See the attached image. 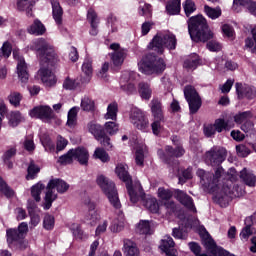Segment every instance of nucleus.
Instances as JSON below:
<instances>
[{
	"mask_svg": "<svg viewBox=\"0 0 256 256\" xmlns=\"http://www.w3.org/2000/svg\"><path fill=\"white\" fill-rule=\"evenodd\" d=\"M79 85L80 83L76 79L66 77L63 82V89H66V91H75Z\"/></svg>",
	"mask_w": 256,
	"mask_h": 256,
	"instance_id": "obj_50",
	"label": "nucleus"
},
{
	"mask_svg": "<svg viewBox=\"0 0 256 256\" xmlns=\"http://www.w3.org/2000/svg\"><path fill=\"white\" fill-rule=\"evenodd\" d=\"M94 157L95 159L101 160L102 163H109L111 161L109 153H107L104 148H96L94 151Z\"/></svg>",
	"mask_w": 256,
	"mask_h": 256,
	"instance_id": "obj_41",
	"label": "nucleus"
},
{
	"mask_svg": "<svg viewBox=\"0 0 256 256\" xmlns=\"http://www.w3.org/2000/svg\"><path fill=\"white\" fill-rule=\"evenodd\" d=\"M97 185L102 189L104 195H106L109 203L114 209H121V201L119 200V193L115 187V183L104 175H100L96 180Z\"/></svg>",
	"mask_w": 256,
	"mask_h": 256,
	"instance_id": "obj_8",
	"label": "nucleus"
},
{
	"mask_svg": "<svg viewBox=\"0 0 256 256\" xmlns=\"http://www.w3.org/2000/svg\"><path fill=\"white\" fill-rule=\"evenodd\" d=\"M204 13L209 17V19H219L222 15L220 8H212L209 5H204Z\"/></svg>",
	"mask_w": 256,
	"mask_h": 256,
	"instance_id": "obj_42",
	"label": "nucleus"
},
{
	"mask_svg": "<svg viewBox=\"0 0 256 256\" xmlns=\"http://www.w3.org/2000/svg\"><path fill=\"white\" fill-rule=\"evenodd\" d=\"M82 71L86 77H91L93 75V63L89 60H85L82 64Z\"/></svg>",
	"mask_w": 256,
	"mask_h": 256,
	"instance_id": "obj_59",
	"label": "nucleus"
},
{
	"mask_svg": "<svg viewBox=\"0 0 256 256\" xmlns=\"http://www.w3.org/2000/svg\"><path fill=\"white\" fill-rule=\"evenodd\" d=\"M0 193L5 195V197H7L8 199H11V197H13L14 195L13 190L9 187V185H7V182H5V180H3V178L1 177H0Z\"/></svg>",
	"mask_w": 256,
	"mask_h": 256,
	"instance_id": "obj_49",
	"label": "nucleus"
},
{
	"mask_svg": "<svg viewBox=\"0 0 256 256\" xmlns=\"http://www.w3.org/2000/svg\"><path fill=\"white\" fill-rule=\"evenodd\" d=\"M30 51H35L41 65L55 67L59 61V56L55 48L45 38L34 39L29 45Z\"/></svg>",
	"mask_w": 256,
	"mask_h": 256,
	"instance_id": "obj_3",
	"label": "nucleus"
},
{
	"mask_svg": "<svg viewBox=\"0 0 256 256\" xmlns=\"http://www.w3.org/2000/svg\"><path fill=\"white\" fill-rule=\"evenodd\" d=\"M119 112V105L117 102H112L107 107V113L105 114V119H111L112 121H117V113Z\"/></svg>",
	"mask_w": 256,
	"mask_h": 256,
	"instance_id": "obj_38",
	"label": "nucleus"
},
{
	"mask_svg": "<svg viewBox=\"0 0 256 256\" xmlns=\"http://www.w3.org/2000/svg\"><path fill=\"white\" fill-rule=\"evenodd\" d=\"M6 237L7 243L10 246L14 243H17L18 241H21V239H25V236H22L15 228H10L6 230Z\"/></svg>",
	"mask_w": 256,
	"mask_h": 256,
	"instance_id": "obj_33",
	"label": "nucleus"
},
{
	"mask_svg": "<svg viewBox=\"0 0 256 256\" xmlns=\"http://www.w3.org/2000/svg\"><path fill=\"white\" fill-rule=\"evenodd\" d=\"M33 7H35V1L31 0H18V11H26L28 17H33Z\"/></svg>",
	"mask_w": 256,
	"mask_h": 256,
	"instance_id": "obj_28",
	"label": "nucleus"
},
{
	"mask_svg": "<svg viewBox=\"0 0 256 256\" xmlns=\"http://www.w3.org/2000/svg\"><path fill=\"white\" fill-rule=\"evenodd\" d=\"M240 179H242L243 183L248 187H255L256 185V176L255 174L247 171V168H244L240 172Z\"/></svg>",
	"mask_w": 256,
	"mask_h": 256,
	"instance_id": "obj_31",
	"label": "nucleus"
},
{
	"mask_svg": "<svg viewBox=\"0 0 256 256\" xmlns=\"http://www.w3.org/2000/svg\"><path fill=\"white\" fill-rule=\"evenodd\" d=\"M160 159L166 165H171L173 163V159H179L185 155V148L183 146H177L176 148H173V146H166L164 151H159Z\"/></svg>",
	"mask_w": 256,
	"mask_h": 256,
	"instance_id": "obj_13",
	"label": "nucleus"
},
{
	"mask_svg": "<svg viewBox=\"0 0 256 256\" xmlns=\"http://www.w3.org/2000/svg\"><path fill=\"white\" fill-rule=\"evenodd\" d=\"M236 95L239 101H243V99H247L248 101H252L256 97V89L254 86L243 84L241 82L235 83Z\"/></svg>",
	"mask_w": 256,
	"mask_h": 256,
	"instance_id": "obj_14",
	"label": "nucleus"
},
{
	"mask_svg": "<svg viewBox=\"0 0 256 256\" xmlns=\"http://www.w3.org/2000/svg\"><path fill=\"white\" fill-rule=\"evenodd\" d=\"M138 13L141 17H145V19H151L153 17V9L151 4L144 3L143 5L140 4L138 8Z\"/></svg>",
	"mask_w": 256,
	"mask_h": 256,
	"instance_id": "obj_40",
	"label": "nucleus"
},
{
	"mask_svg": "<svg viewBox=\"0 0 256 256\" xmlns=\"http://www.w3.org/2000/svg\"><path fill=\"white\" fill-rule=\"evenodd\" d=\"M72 155L80 165H89V150L83 146L72 149Z\"/></svg>",
	"mask_w": 256,
	"mask_h": 256,
	"instance_id": "obj_19",
	"label": "nucleus"
},
{
	"mask_svg": "<svg viewBox=\"0 0 256 256\" xmlns=\"http://www.w3.org/2000/svg\"><path fill=\"white\" fill-rule=\"evenodd\" d=\"M137 229L140 235H149L151 233V224L148 220H140Z\"/></svg>",
	"mask_w": 256,
	"mask_h": 256,
	"instance_id": "obj_46",
	"label": "nucleus"
},
{
	"mask_svg": "<svg viewBox=\"0 0 256 256\" xmlns=\"http://www.w3.org/2000/svg\"><path fill=\"white\" fill-rule=\"evenodd\" d=\"M127 169V165L118 164L115 168V173L119 180L125 183L131 203H137L139 201V195H137V191L133 188V178Z\"/></svg>",
	"mask_w": 256,
	"mask_h": 256,
	"instance_id": "obj_9",
	"label": "nucleus"
},
{
	"mask_svg": "<svg viewBox=\"0 0 256 256\" xmlns=\"http://www.w3.org/2000/svg\"><path fill=\"white\" fill-rule=\"evenodd\" d=\"M229 124L225 122V119L218 118L214 122V128L216 129L217 133H223V131H229Z\"/></svg>",
	"mask_w": 256,
	"mask_h": 256,
	"instance_id": "obj_51",
	"label": "nucleus"
},
{
	"mask_svg": "<svg viewBox=\"0 0 256 256\" xmlns=\"http://www.w3.org/2000/svg\"><path fill=\"white\" fill-rule=\"evenodd\" d=\"M2 55L3 57L9 58L11 57V53L13 51V45H11V42L6 41L3 43L1 47Z\"/></svg>",
	"mask_w": 256,
	"mask_h": 256,
	"instance_id": "obj_60",
	"label": "nucleus"
},
{
	"mask_svg": "<svg viewBox=\"0 0 256 256\" xmlns=\"http://www.w3.org/2000/svg\"><path fill=\"white\" fill-rule=\"evenodd\" d=\"M223 161H225V153L222 150L211 149L205 153V163L212 167H217L214 174L213 172L205 171L203 168H199L196 171L202 187L208 193H217L219 191V181L223 175V167H221Z\"/></svg>",
	"mask_w": 256,
	"mask_h": 256,
	"instance_id": "obj_1",
	"label": "nucleus"
},
{
	"mask_svg": "<svg viewBox=\"0 0 256 256\" xmlns=\"http://www.w3.org/2000/svg\"><path fill=\"white\" fill-rule=\"evenodd\" d=\"M67 145H69V141L62 136H58V140L56 142V151H63Z\"/></svg>",
	"mask_w": 256,
	"mask_h": 256,
	"instance_id": "obj_63",
	"label": "nucleus"
},
{
	"mask_svg": "<svg viewBox=\"0 0 256 256\" xmlns=\"http://www.w3.org/2000/svg\"><path fill=\"white\" fill-rule=\"evenodd\" d=\"M253 117V112L251 111H244L239 112L236 115H234V122L237 123V125H241L247 121V119H251Z\"/></svg>",
	"mask_w": 256,
	"mask_h": 256,
	"instance_id": "obj_44",
	"label": "nucleus"
},
{
	"mask_svg": "<svg viewBox=\"0 0 256 256\" xmlns=\"http://www.w3.org/2000/svg\"><path fill=\"white\" fill-rule=\"evenodd\" d=\"M43 227L46 231H53L55 228V216L47 213L43 219Z\"/></svg>",
	"mask_w": 256,
	"mask_h": 256,
	"instance_id": "obj_45",
	"label": "nucleus"
},
{
	"mask_svg": "<svg viewBox=\"0 0 256 256\" xmlns=\"http://www.w3.org/2000/svg\"><path fill=\"white\" fill-rule=\"evenodd\" d=\"M136 73L124 72L120 77V89L124 91L126 95H137V83L135 78Z\"/></svg>",
	"mask_w": 256,
	"mask_h": 256,
	"instance_id": "obj_11",
	"label": "nucleus"
},
{
	"mask_svg": "<svg viewBox=\"0 0 256 256\" xmlns=\"http://www.w3.org/2000/svg\"><path fill=\"white\" fill-rule=\"evenodd\" d=\"M73 159V149H70L66 154H63L58 158V163H60V165H71Z\"/></svg>",
	"mask_w": 256,
	"mask_h": 256,
	"instance_id": "obj_48",
	"label": "nucleus"
},
{
	"mask_svg": "<svg viewBox=\"0 0 256 256\" xmlns=\"http://www.w3.org/2000/svg\"><path fill=\"white\" fill-rule=\"evenodd\" d=\"M39 75L43 85L48 89H51V87H55V85H57V77L53 75V72H51L49 68H41L39 70Z\"/></svg>",
	"mask_w": 256,
	"mask_h": 256,
	"instance_id": "obj_18",
	"label": "nucleus"
},
{
	"mask_svg": "<svg viewBox=\"0 0 256 256\" xmlns=\"http://www.w3.org/2000/svg\"><path fill=\"white\" fill-rule=\"evenodd\" d=\"M166 13L168 15H179L181 13V0H170L166 4Z\"/></svg>",
	"mask_w": 256,
	"mask_h": 256,
	"instance_id": "obj_34",
	"label": "nucleus"
},
{
	"mask_svg": "<svg viewBox=\"0 0 256 256\" xmlns=\"http://www.w3.org/2000/svg\"><path fill=\"white\" fill-rule=\"evenodd\" d=\"M52 5V17L56 25H63V7L59 0H51Z\"/></svg>",
	"mask_w": 256,
	"mask_h": 256,
	"instance_id": "obj_25",
	"label": "nucleus"
},
{
	"mask_svg": "<svg viewBox=\"0 0 256 256\" xmlns=\"http://www.w3.org/2000/svg\"><path fill=\"white\" fill-rule=\"evenodd\" d=\"M29 115L32 119H40L43 123H51L55 119V112L47 105L34 107L29 111Z\"/></svg>",
	"mask_w": 256,
	"mask_h": 256,
	"instance_id": "obj_12",
	"label": "nucleus"
},
{
	"mask_svg": "<svg viewBox=\"0 0 256 256\" xmlns=\"http://www.w3.org/2000/svg\"><path fill=\"white\" fill-rule=\"evenodd\" d=\"M79 114V107H72L67 114V122L66 125L70 129H75L77 127V115Z\"/></svg>",
	"mask_w": 256,
	"mask_h": 256,
	"instance_id": "obj_30",
	"label": "nucleus"
},
{
	"mask_svg": "<svg viewBox=\"0 0 256 256\" xmlns=\"http://www.w3.org/2000/svg\"><path fill=\"white\" fill-rule=\"evenodd\" d=\"M149 107L151 109L153 119H165V114H163V103L159 98H153L150 101Z\"/></svg>",
	"mask_w": 256,
	"mask_h": 256,
	"instance_id": "obj_21",
	"label": "nucleus"
},
{
	"mask_svg": "<svg viewBox=\"0 0 256 256\" xmlns=\"http://www.w3.org/2000/svg\"><path fill=\"white\" fill-rule=\"evenodd\" d=\"M138 93L141 99L145 101H149L151 99V95H153V90H151V86L145 82H140L138 84Z\"/></svg>",
	"mask_w": 256,
	"mask_h": 256,
	"instance_id": "obj_32",
	"label": "nucleus"
},
{
	"mask_svg": "<svg viewBox=\"0 0 256 256\" xmlns=\"http://www.w3.org/2000/svg\"><path fill=\"white\" fill-rule=\"evenodd\" d=\"M158 197L162 201H169L173 197V191L160 187L158 189Z\"/></svg>",
	"mask_w": 256,
	"mask_h": 256,
	"instance_id": "obj_57",
	"label": "nucleus"
},
{
	"mask_svg": "<svg viewBox=\"0 0 256 256\" xmlns=\"http://www.w3.org/2000/svg\"><path fill=\"white\" fill-rule=\"evenodd\" d=\"M17 74L22 83L29 81V71L27 70V63L25 60H20L17 64Z\"/></svg>",
	"mask_w": 256,
	"mask_h": 256,
	"instance_id": "obj_29",
	"label": "nucleus"
},
{
	"mask_svg": "<svg viewBox=\"0 0 256 256\" xmlns=\"http://www.w3.org/2000/svg\"><path fill=\"white\" fill-rule=\"evenodd\" d=\"M214 201L217 203V205H220V207H227L229 205V201H231V198L227 192L222 190L221 192L216 193L214 196Z\"/></svg>",
	"mask_w": 256,
	"mask_h": 256,
	"instance_id": "obj_36",
	"label": "nucleus"
},
{
	"mask_svg": "<svg viewBox=\"0 0 256 256\" xmlns=\"http://www.w3.org/2000/svg\"><path fill=\"white\" fill-rule=\"evenodd\" d=\"M169 51H175L177 49V36L173 33L159 35L156 34L151 42L148 44V49L157 51L160 55H163L165 48Z\"/></svg>",
	"mask_w": 256,
	"mask_h": 256,
	"instance_id": "obj_6",
	"label": "nucleus"
},
{
	"mask_svg": "<svg viewBox=\"0 0 256 256\" xmlns=\"http://www.w3.org/2000/svg\"><path fill=\"white\" fill-rule=\"evenodd\" d=\"M161 123H165V118H162L161 120L154 119L151 124L152 133L156 137H159V135H161V131L163 129V125Z\"/></svg>",
	"mask_w": 256,
	"mask_h": 256,
	"instance_id": "obj_47",
	"label": "nucleus"
},
{
	"mask_svg": "<svg viewBox=\"0 0 256 256\" xmlns=\"http://www.w3.org/2000/svg\"><path fill=\"white\" fill-rule=\"evenodd\" d=\"M140 69L145 75L161 74L167 69V64L163 58H158L156 54L148 53L142 58Z\"/></svg>",
	"mask_w": 256,
	"mask_h": 256,
	"instance_id": "obj_7",
	"label": "nucleus"
},
{
	"mask_svg": "<svg viewBox=\"0 0 256 256\" xmlns=\"http://www.w3.org/2000/svg\"><path fill=\"white\" fill-rule=\"evenodd\" d=\"M184 97L188 103L189 113L191 115H197L199 109L203 106V100L199 92H197V89H195V86L186 85L184 87Z\"/></svg>",
	"mask_w": 256,
	"mask_h": 256,
	"instance_id": "obj_10",
	"label": "nucleus"
},
{
	"mask_svg": "<svg viewBox=\"0 0 256 256\" xmlns=\"http://www.w3.org/2000/svg\"><path fill=\"white\" fill-rule=\"evenodd\" d=\"M188 247L195 256L201 253V245H199L197 242H189Z\"/></svg>",
	"mask_w": 256,
	"mask_h": 256,
	"instance_id": "obj_64",
	"label": "nucleus"
},
{
	"mask_svg": "<svg viewBox=\"0 0 256 256\" xmlns=\"http://www.w3.org/2000/svg\"><path fill=\"white\" fill-rule=\"evenodd\" d=\"M71 231L76 239H83V229L79 224H72Z\"/></svg>",
	"mask_w": 256,
	"mask_h": 256,
	"instance_id": "obj_61",
	"label": "nucleus"
},
{
	"mask_svg": "<svg viewBox=\"0 0 256 256\" xmlns=\"http://www.w3.org/2000/svg\"><path fill=\"white\" fill-rule=\"evenodd\" d=\"M160 249L166 256H178L177 249H175V241L171 236H165L161 240Z\"/></svg>",
	"mask_w": 256,
	"mask_h": 256,
	"instance_id": "obj_17",
	"label": "nucleus"
},
{
	"mask_svg": "<svg viewBox=\"0 0 256 256\" xmlns=\"http://www.w3.org/2000/svg\"><path fill=\"white\" fill-rule=\"evenodd\" d=\"M110 57L114 67H121V65L125 63V59L127 58V51L125 49H121L119 51L111 53Z\"/></svg>",
	"mask_w": 256,
	"mask_h": 256,
	"instance_id": "obj_27",
	"label": "nucleus"
},
{
	"mask_svg": "<svg viewBox=\"0 0 256 256\" xmlns=\"http://www.w3.org/2000/svg\"><path fill=\"white\" fill-rule=\"evenodd\" d=\"M88 131L94 136L96 141H99L100 145H102L104 149L109 151L113 148V144H111V137H109V135H116L119 131V124L113 121L106 122L104 126L90 123L88 124Z\"/></svg>",
	"mask_w": 256,
	"mask_h": 256,
	"instance_id": "obj_4",
	"label": "nucleus"
},
{
	"mask_svg": "<svg viewBox=\"0 0 256 256\" xmlns=\"http://www.w3.org/2000/svg\"><path fill=\"white\" fill-rule=\"evenodd\" d=\"M23 121V115L19 111H12L10 113L9 125L10 127H18Z\"/></svg>",
	"mask_w": 256,
	"mask_h": 256,
	"instance_id": "obj_43",
	"label": "nucleus"
},
{
	"mask_svg": "<svg viewBox=\"0 0 256 256\" xmlns=\"http://www.w3.org/2000/svg\"><path fill=\"white\" fill-rule=\"evenodd\" d=\"M179 183L183 185L189 181V179H193V168L188 167L187 169L182 171V176H179Z\"/></svg>",
	"mask_w": 256,
	"mask_h": 256,
	"instance_id": "obj_53",
	"label": "nucleus"
},
{
	"mask_svg": "<svg viewBox=\"0 0 256 256\" xmlns=\"http://www.w3.org/2000/svg\"><path fill=\"white\" fill-rule=\"evenodd\" d=\"M123 252L125 256H141L137 243L131 239H124Z\"/></svg>",
	"mask_w": 256,
	"mask_h": 256,
	"instance_id": "obj_22",
	"label": "nucleus"
},
{
	"mask_svg": "<svg viewBox=\"0 0 256 256\" xmlns=\"http://www.w3.org/2000/svg\"><path fill=\"white\" fill-rule=\"evenodd\" d=\"M243 7H246L250 15L256 17V1L248 0L244 3Z\"/></svg>",
	"mask_w": 256,
	"mask_h": 256,
	"instance_id": "obj_62",
	"label": "nucleus"
},
{
	"mask_svg": "<svg viewBox=\"0 0 256 256\" xmlns=\"http://www.w3.org/2000/svg\"><path fill=\"white\" fill-rule=\"evenodd\" d=\"M21 99H23V96H21V93L19 92H12L8 96L10 105H13L14 107H19L21 105Z\"/></svg>",
	"mask_w": 256,
	"mask_h": 256,
	"instance_id": "obj_54",
	"label": "nucleus"
},
{
	"mask_svg": "<svg viewBox=\"0 0 256 256\" xmlns=\"http://www.w3.org/2000/svg\"><path fill=\"white\" fill-rule=\"evenodd\" d=\"M183 8L186 17H191V14L197 11V8L195 7V2H193V0H186L183 4Z\"/></svg>",
	"mask_w": 256,
	"mask_h": 256,
	"instance_id": "obj_52",
	"label": "nucleus"
},
{
	"mask_svg": "<svg viewBox=\"0 0 256 256\" xmlns=\"http://www.w3.org/2000/svg\"><path fill=\"white\" fill-rule=\"evenodd\" d=\"M41 172V168L35 164L34 161H31L27 168L26 180L31 181L37 178V174Z\"/></svg>",
	"mask_w": 256,
	"mask_h": 256,
	"instance_id": "obj_37",
	"label": "nucleus"
},
{
	"mask_svg": "<svg viewBox=\"0 0 256 256\" xmlns=\"http://www.w3.org/2000/svg\"><path fill=\"white\" fill-rule=\"evenodd\" d=\"M81 107L83 111H95V102L89 97H84L81 100Z\"/></svg>",
	"mask_w": 256,
	"mask_h": 256,
	"instance_id": "obj_55",
	"label": "nucleus"
},
{
	"mask_svg": "<svg viewBox=\"0 0 256 256\" xmlns=\"http://www.w3.org/2000/svg\"><path fill=\"white\" fill-rule=\"evenodd\" d=\"M15 155H17V148L15 147L6 150L2 155V161L4 164H6V167H8V169H13V161L11 159H13Z\"/></svg>",
	"mask_w": 256,
	"mask_h": 256,
	"instance_id": "obj_35",
	"label": "nucleus"
},
{
	"mask_svg": "<svg viewBox=\"0 0 256 256\" xmlns=\"http://www.w3.org/2000/svg\"><path fill=\"white\" fill-rule=\"evenodd\" d=\"M174 197L183 205L188 211H192L193 213H197V208L195 207V202L193 198L189 196V194L185 193L183 190H175Z\"/></svg>",
	"mask_w": 256,
	"mask_h": 256,
	"instance_id": "obj_15",
	"label": "nucleus"
},
{
	"mask_svg": "<svg viewBox=\"0 0 256 256\" xmlns=\"http://www.w3.org/2000/svg\"><path fill=\"white\" fill-rule=\"evenodd\" d=\"M87 21L88 23H90L91 27L90 35H92L93 37L97 36V34L99 33V16L93 8H89L87 11Z\"/></svg>",
	"mask_w": 256,
	"mask_h": 256,
	"instance_id": "obj_20",
	"label": "nucleus"
},
{
	"mask_svg": "<svg viewBox=\"0 0 256 256\" xmlns=\"http://www.w3.org/2000/svg\"><path fill=\"white\" fill-rule=\"evenodd\" d=\"M130 121L140 131H145L149 127V120L141 110H133L130 114Z\"/></svg>",
	"mask_w": 256,
	"mask_h": 256,
	"instance_id": "obj_16",
	"label": "nucleus"
},
{
	"mask_svg": "<svg viewBox=\"0 0 256 256\" xmlns=\"http://www.w3.org/2000/svg\"><path fill=\"white\" fill-rule=\"evenodd\" d=\"M117 17L113 14H109L107 17V25H110L111 27V33H117L118 28H117Z\"/></svg>",
	"mask_w": 256,
	"mask_h": 256,
	"instance_id": "obj_58",
	"label": "nucleus"
},
{
	"mask_svg": "<svg viewBox=\"0 0 256 256\" xmlns=\"http://www.w3.org/2000/svg\"><path fill=\"white\" fill-rule=\"evenodd\" d=\"M43 189H45V185L41 182H38L31 187V196L36 201V203L41 201V193L43 192Z\"/></svg>",
	"mask_w": 256,
	"mask_h": 256,
	"instance_id": "obj_39",
	"label": "nucleus"
},
{
	"mask_svg": "<svg viewBox=\"0 0 256 256\" xmlns=\"http://www.w3.org/2000/svg\"><path fill=\"white\" fill-rule=\"evenodd\" d=\"M142 201L144 207H146L150 213H159V202H157V198L142 196Z\"/></svg>",
	"mask_w": 256,
	"mask_h": 256,
	"instance_id": "obj_26",
	"label": "nucleus"
},
{
	"mask_svg": "<svg viewBox=\"0 0 256 256\" xmlns=\"http://www.w3.org/2000/svg\"><path fill=\"white\" fill-rule=\"evenodd\" d=\"M202 64L203 60H201V56L197 53H192L184 60L183 67L184 69H192V71H195V69Z\"/></svg>",
	"mask_w": 256,
	"mask_h": 256,
	"instance_id": "obj_23",
	"label": "nucleus"
},
{
	"mask_svg": "<svg viewBox=\"0 0 256 256\" xmlns=\"http://www.w3.org/2000/svg\"><path fill=\"white\" fill-rule=\"evenodd\" d=\"M27 33H29V35L41 36L47 33V28L41 20L35 19L33 23L27 27Z\"/></svg>",
	"mask_w": 256,
	"mask_h": 256,
	"instance_id": "obj_24",
	"label": "nucleus"
},
{
	"mask_svg": "<svg viewBox=\"0 0 256 256\" xmlns=\"http://www.w3.org/2000/svg\"><path fill=\"white\" fill-rule=\"evenodd\" d=\"M188 33L194 43H207L206 47L213 53L221 51V44L212 40L215 33L211 31L207 19L203 15L192 16L188 20Z\"/></svg>",
	"mask_w": 256,
	"mask_h": 256,
	"instance_id": "obj_2",
	"label": "nucleus"
},
{
	"mask_svg": "<svg viewBox=\"0 0 256 256\" xmlns=\"http://www.w3.org/2000/svg\"><path fill=\"white\" fill-rule=\"evenodd\" d=\"M221 29L224 37H227L228 39H233L235 37V29L231 24H224L221 26Z\"/></svg>",
	"mask_w": 256,
	"mask_h": 256,
	"instance_id": "obj_56",
	"label": "nucleus"
},
{
	"mask_svg": "<svg viewBox=\"0 0 256 256\" xmlns=\"http://www.w3.org/2000/svg\"><path fill=\"white\" fill-rule=\"evenodd\" d=\"M69 183H67L65 180L61 178H52L49 180L47 186H46V193L44 197V203L42 205L43 209L45 211H49L51 207H53L54 201H57V198L59 197L57 194H55V189L57 193L60 195H63L69 191Z\"/></svg>",
	"mask_w": 256,
	"mask_h": 256,
	"instance_id": "obj_5",
	"label": "nucleus"
}]
</instances>
